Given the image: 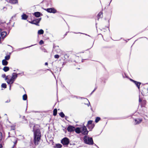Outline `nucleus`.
Wrapping results in <instances>:
<instances>
[{
	"mask_svg": "<svg viewBox=\"0 0 148 148\" xmlns=\"http://www.w3.org/2000/svg\"><path fill=\"white\" fill-rule=\"evenodd\" d=\"M34 14L36 17H38L40 16V13L39 12H37L35 13Z\"/></svg>",
	"mask_w": 148,
	"mask_h": 148,
	"instance_id": "19",
	"label": "nucleus"
},
{
	"mask_svg": "<svg viewBox=\"0 0 148 148\" xmlns=\"http://www.w3.org/2000/svg\"><path fill=\"white\" fill-rule=\"evenodd\" d=\"M41 20V18L36 19H35L32 21H29V22L32 24H35L37 25H38L39 23Z\"/></svg>",
	"mask_w": 148,
	"mask_h": 148,
	"instance_id": "6",
	"label": "nucleus"
},
{
	"mask_svg": "<svg viewBox=\"0 0 148 148\" xmlns=\"http://www.w3.org/2000/svg\"><path fill=\"white\" fill-rule=\"evenodd\" d=\"M93 121L92 120H90L88 121L87 127L89 130H91L94 127L95 125L94 124L92 123Z\"/></svg>",
	"mask_w": 148,
	"mask_h": 148,
	"instance_id": "3",
	"label": "nucleus"
},
{
	"mask_svg": "<svg viewBox=\"0 0 148 148\" xmlns=\"http://www.w3.org/2000/svg\"><path fill=\"white\" fill-rule=\"evenodd\" d=\"M57 114V110L56 109H55L53 110V115L54 116H56Z\"/></svg>",
	"mask_w": 148,
	"mask_h": 148,
	"instance_id": "22",
	"label": "nucleus"
},
{
	"mask_svg": "<svg viewBox=\"0 0 148 148\" xmlns=\"http://www.w3.org/2000/svg\"><path fill=\"white\" fill-rule=\"evenodd\" d=\"M2 138V133L0 132V140H1Z\"/></svg>",
	"mask_w": 148,
	"mask_h": 148,
	"instance_id": "30",
	"label": "nucleus"
},
{
	"mask_svg": "<svg viewBox=\"0 0 148 148\" xmlns=\"http://www.w3.org/2000/svg\"><path fill=\"white\" fill-rule=\"evenodd\" d=\"M1 36L3 38L5 37L7 34V33L6 32H3L1 33Z\"/></svg>",
	"mask_w": 148,
	"mask_h": 148,
	"instance_id": "12",
	"label": "nucleus"
},
{
	"mask_svg": "<svg viewBox=\"0 0 148 148\" xmlns=\"http://www.w3.org/2000/svg\"><path fill=\"white\" fill-rule=\"evenodd\" d=\"M39 112L38 111H36V112Z\"/></svg>",
	"mask_w": 148,
	"mask_h": 148,
	"instance_id": "42",
	"label": "nucleus"
},
{
	"mask_svg": "<svg viewBox=\"0 0 148 148\" xmlns=\"http://www.w3.org/2000/svg\"><path fill=\"white\" fill-rule=\"evenodd\" d=\"M7 79H8V78H7V77H6L5 78V80H7Z\"/></svg>",
	"mask_w": 148,
	"mask_h": 148,
	"instance_id": "40",
	"label": "nucleus"
},
{
	"mask_svg": "<svg viewBox=\"0 0 148 148\" xmlns=\"http://www.w3.org/2000/svg\"><path fill=\"white\" fill-rule=\"evenodd\" d=\"M102 15V12H100L98 14V16L101 17V16Z\"/></svg>",
	"mask_w": 148,
	"mask_h": 148,
	"instance_id": "29",
	"label": "nucleus"
},
{
	"mask_svg": "<svg viewBox=\"0 0 148 148\" xmlns=\"http://www.w3.org/2000/svg\"><path fill=\"white\" fill-rule=\"evenodd\" d=\"M75 132L77 134H79L81 133V128L79 127H77L75 128Z\"/></svg>",
	"mask_w": 148,
	"mask_h": 148,
	"instance_id": "11",
	"label": "nucleus"
},
{
	"mask_svg": "<svg viewBox=\"0 0 148 148\" xmlns=\"http://www.w3.org/2000/svg\"><path fill=\"white\" fill-rule=\"evenodd\" d=\"M140 101V99H139V102H140V101Z\"/></svg>",
	"mask_w": 148,
	"mask_h": 148,
	"instance_id": "43",
	"label": "nucleus"
},
{
	"mask_svg": "<svg viewBox=\"0 0 148 148\" xmlns=\"http://www.w3.org/2000/svg\"><path fill=\"white\" fill-rule=\"evenodd\" d=\"M3 71L5 72H6L8 71L9 70V68L8 67V66H5L3 69Z\"/></svg>",
	"mask_w": 148,
	"mask_h": 148,
	"instance_id": "18",
	"label": "nucleus"
},
{
	"mask_svg": "<svg viewBox=\"0 0 148 148\" xmlns=\"http://www.w3.org/2000/svg\"><path fill=\"white\" fill-rule=\"evenodd\" d=\"M45 10L47 11L49 13H55L56 12V10L53 8H47V9H45Z\"/></svg>",
	"mask_w": 148,
	"mask_h": 148,
	"instance_id": "8",
	"label": "nucleus"
},
{
	"mask_svg": "<svg viewBox=\"0 0 148 148\" xmlns=\"http://www.w3.org/2000/svg\"><path fill=\"white\" fill-rule=\"evenodd\" d=\"M5 76H6V75L5 74H3L2 75V77L3 78H4L5 77Z\"/></svg>",
	"mask_w": 148,
	"mask_h": 148,
	"instance_id": "34",
	"label": "nucleus"
},
{
	"mask_svg": "<svg viewBox=\"0 0 148 148\" xmlns=\"http://www.w3.org/2000/svg\"><path fill=\"white\" fill-rule=\"evenodd\" d=\"M62 145L60 144H57L56 145V147L57 148H60L62 147Z\"/></svg>",
	"mask_w": 148,
	"mask_h": 148,
	"instance_id": "21",
	"label": "nucleus"
},
{
	"mask_svg": "<svg viewBox=\"0 0 148 148\" xmlns=\"http://www.w3.org/2000/svg\"><path fill=\"white\" fill-rule=\"evenodd\" d=\"M2 64L3 65L6 66L8 64V62L5 60H3L2 61Z\"/></svg>",
	"mask_w": 148,
	"mask_h": 148,
	"instance_id": "15",
	"label": "nucleus"
},
{
	"mask_svg": "<svg viewBox=\"0 0 148 148\" xmlns=\"http://www.w3.org/2000/svg\"><path fill=\"white\" fill-rule=\"evenodd\" d=\"M40 127L39 125L36 124L34 125L33 128V131L34 134V142L36 145H38L40 139L41 135Z\"/></svg>",
	"mask_w": 148,
	"mask_h": 148,
	"instance_id": "1",
	"label": "nucleus"
},
{
	"mask_svg": "<svg viewBox=\"0 0 148 148\" xmlns=\"http://www.w3.org/2000/svg\"><path fill=\"white\" fill-rule=\"evenodd\" d=\"M99 19V17L98 18V20Z\"/></svg>",
	"mask_w": 148,
	"mask_h": 148,
	"instance_id": "45",
	"label": "nucleus"
},
{
	"mask_svg": "<svg viewBox=\"0 0 148 148\" xmlns=\"http://www.w3.org/2000/svg\"><path fill=\"white\" fill-rule=\"evenodd\" d=\"M133 82H134L135 83V84H136V86L138 87V88L139 89V88H140V82H137L136 81H135L133 80Z\"/></svg>",
	"mask_w": 148,
	"mask_h": 148,
	"instance_id": "14",
	"label": "nucleus"
},
{
	"mask_svg": "<svg viewBox=\"0 0 148 148\" xmlns=\"http://www.w3.org/2000/svg\"><path fill=\"white\" fill-rule=\"evenodd\" d=\"M10 58V56L8 55L5 57V60H8Z\"/></svg>",
	"mask_w": 148,
	"mask_h": 148,
	"instance_id": "26",
	"label": "nucleus"
},
{
	"mask_svg": "<svg viewBox=\"0 0 148 148\" xmlns=\"http://www.w3.org/2000/svg\"><path fill=\"white\" fill-rule=\"evenodd\" d=\"M96 89V88H95V89L93 90V91L92 92V93L93 92L95 91V90Z\"/></svg>",
	"mask_w": 148,
	"mask_h": 148,
	"instance_id": "39",
	"label": "nucleus"
},
{
	"mask_svg": "<svg viewBox=\"0 0 148 148\" xmlns=\"http://www.w3.org/2000/svg\"><path fill=\"white\" fill-rule=\"evenodd\" d=\"M81 133L84 135H87L88 133L86 127L84 126L81 128Z\"/></svg>",
	"mask_w": 148,
	"mask_h": 148,
	"instance_id": "5",
	"label": "nucleus"
},
{
	"mask_svg": "<svg viewBox=\"0 0 148 148\" xmlns=\"http://www.w3.org/2000/svg\"><path fill=\"white\" fill-rule=\"evenodd\" d=\"M44 33V31L43 30L41 29L38 31V34H42Z\"/></svg>",
	"mask_w": 148,
	"mask_h": 148,
	"instance_id": "20",
	"label": "nucleus"
},
{
	"mask_svg": "<svg viewBox=\"0 0 148 148\" xmlns=\"http://www.w3.org/2000/svg\"><path fill=\"white\" fill-rule=\"evenodd\" d=\"M1 87L4 88H6V84L5 83H3L1 85Z\"/></svg>",
	"mask_w": 148,
	"mask_h": 148,
	"instance_id": "25",
	"label": "nucleus"
},
{
	"mask_svg": "<svg viewBox=\"0 0 148 148\" xmlns=\"http://www.w3.org/2000/svg\"><path fill=\"white\" fill-rule=\"evenodd\" d=\"M60 116L62 118H64V114L62 112H61L59 114Z\"/></svg>",
	"mask_w": 148,
	"mask_h": 148,
	"instance_id": "24",
	"label": "nucleus"
},
{
	"mask_svg": "<svg viewBox=\"0 0 148 148\" xmlns=\"http://www.w3.org/2000/svg\"><path fill=\"white\" fill-rule=\"evenodd\" d=\"M25 122H23V123H25Z\"/></svg>",
	"mask_w": 148,
	"mask_h": 148,
	"instance_id": "44",
	"label": "nucleus"
},
{
	"mask_svg": "<svg viewBox=\"0 0 148 148\" xmlns=\"http://www.w3.org/2000/svg\"><path fill=\"white\" fill-rule=\"evenodd\" d=\"M100 118L99 117H97L95 119V122L96 123H97L100 120Z\"/></svg>",
	"mask_w": 148,
	"mask_h": 148,
	"instance_id": "27",
	"label": "nucleus"
},
{
	"mask_svg": "<svg viewBox=\"0 0 148 148\" xmlns=\"http://www.w3.org/2000/svg\"><path fill=\"white\" fill-rule=\"evenodd\" d=\"M84 101H88V100L86 99H84Z\"/></svg>",
	"mask_w": 148,
	"mask_h": 148,
	"instance_id": "35",
	"label": "nucleus"
},
{
	"mask_svg": "<svg viewBox=\"0 0 148 148\" xmlns=\"http://www.w3.org/2000/svg\"><path fill=\"white\" fill-rule=\"evenodd\" d=\"M54 57L55 58L58 59L59 58V55L56 54L54 56Z\"/></svg>",
	"mask_w": 148,
	"mask_h": 148,
	"instance_id": "28",
	"label": "nucleus"
},
{
	"mask_svg": "<svg viewBox=\"0 0 148 148\" xmlns=\"http://www.w3.org/2000/svg\"><path fill=\"white\" fill-rule=\"evenodd\" d=\"M67 131L69 132L74 131L75 130V127L72 126L70 125L67 128Z\"/></svg>",
	"mask_w": 148,
	"mask_h": 148,
	"instance_id": "7",
	"label": "nucleus"
},
{
	"mask_svg": "<svg viewBox=\"0 0 148 148\" xmlns=\"http://www.w3.org/2000/svg\"><path fill=\"white\" fill-rule=\"evenodd\" d=\"M17 74H16L15 73H14L12 75L11 77L12 78V79L15 80L16 78H17Z\"/></svg>",
	"mask_w": 148,
	"mask_h": 148,
	"instance_id": "17",
	"label": "nucleus"
},
{
	"mask_svg": "<svg viewBox=\"0 0 148 148\" xmlns=\"http://www.w3.org/2000/svg\"><path fill=\"white\" fill-rule=\"evenodd\" d=\"M84 140L85 143L88 145H92L93 144L92 138L88 137L87 136H84Z\"/></svg>",
	"mask_w": 148,
	"mask_h": 148,
	"instance_id": "2",
	"label": "nucleus"
},
{
	"mask_svg": "<svg viewBox=\"0 0 148 148\" xmlns=\"http://www.w3.org/2000/svg\"><path fill=\"white\" fill-rule=\"evenodd\" d=\"M14 81V80L13 79H12V77H11L10 79L7 80V82L9 84H11L13 83Z\"/></svg>",
	"mask_w": 148,
	"mask_h": 148,
	"instance_id": "10",
	"label": "nucleus"
},
{
	"mask_svg": "<svg viewBox=\"0 0 148 148\" xmlns=\"http://www.w3.org/2000/svg\"><path fill=\"white\" fill-rule=\"evenodd\" d=\"M0 148H3V146L1 144H0Z\"/></svg>",
	"mask_w": 148,
	"mask_h": 148,
	"instance_id": "37",
	"label": "nucleus"
},
{
	"mask_svg": "<svg viewBox=\"0 0 148 148\" xmlns=\"http://www.w3.org/2000/svg\"><path fill=\"white\" fill-rule=\"evenodd\" d=\"M22 19L23 20H26L28 18V16L25 14H23L22 16Z\"/></svg>",
	"mask_w": 148,
	"mask_h": 148,
	"instance_id": "13",
	"label": "nucleus"
},
{
	"mask_svg": "<svg viewBox=\"0 0 148 148\" xmlns=\"http://www.w3.org/2000/svg\"><path fill=\"white\" fill-rule=\"evenodd\" d=\"M10 87H11V86L10 85Z\"/></svg>",
	"mask_w": 148,
	"mask_h": 148,
	"instance_id": "41",
	"label": "nucleus"
},
{
	"mask_svg": "<svg viewBox=\"0 0 148 148\" xmlns=\"http://www.w3.org/2000/svg\"><path fill=\"white\" fill-rule=\"evenodd\" d=\"M44 42L42 40H41L39 42V44L40 45H42L43 44Z\"/></svg>",
	"mask_w": 148,
	"mask_h": 148,
	"instance_id": "32",
	"label": "nucleus"
},
{
	"mask_svg": "<svg viewBox=\"0 0 148 148\" xmlns=\"http://www.w3.org/2000/svg\"><path fill=\"white\" fill-rule=\"evenodd\" d=\"M45 65H48V63H47V62H46V63H45Z\"/></svg>",
	"mask_w": 148,
	"mask_h": 148,
	"instance_id": "38",
	"label": "nucleus"
},
{
	"mask_svg": "<svg viewBox=\"0 0 148 148\" xmlns=\"http://www.w3.org/2000/svg\"><path fill=\"white\" fill-rule=\"evenodd\" d=\"M32 124L30 122L29 123V126L31 128L32 127Z\"/></svg>",
	"mask_w": 148,
	"mask_h": 148,
	"instance_id": "33",
	"label": "nucleus"
},
{
	"mask_svg": "<svg viewBox=\"0 0 148 148\" xmlns=\"http://www.w3.org/2000/svg\"><path fill=\"white\" fill-rule=\"evenodd\" d=\"M27 98V96L26 94H25L23 95V99L24 100H26Z\"/></svg>",
	"mask_w": 148,
	"mask_h": 148,
	"instance_id": "23",
	"label": "nucleus"
},
{
	"mask_svg": "<svg viewBox=\"0 0 148 148\" xmlns=\"http://www.w3.org/2000/svg\"><path fill=\"white\" fill-rule=\"evenodd\" d=\"M142 121V119H135V123L136 124H138L140 123Z\"/></svg>",
	"mask_w": 148,
	"mask_h": 148,
	"instance_id": "9",
	"label": "nucleus"
},
{
	"mask_svg": "<svg viewBox=\"0 0 148 148\" xmlns=\"http://www.w3.org/2000/svg\"><path fill=\"white\" fill-rule=\"evenodd\" d=\"M90 102H88V103L86 104V105L88 106H89L90 105Z\"/></svg>",
	"mask_w": 148,
	"mask_h": 148,
	"instance_id": "36",
	"label": "nucleus"
},
{
	"mask_svg": "<svg viewBox=\"0 0 148 148\" xmlns=\"http://www.w3.org/2000/svg\"><path fill=\"white\" fill-rule=\"evenodd\" d=\"M9 2L12 4H16L18 3V0H10Z\"/></svg>",
	"mask_w": 148,
	"mask_h": 148,
	"instance_id": "16",
	"label": "nucleus"
},
{
	"mask_svg": "<svg viewBox=\"0 0 148 148\" xmlns=\"http://www.w3.org/2000/svg\"><path fill=\"white\" fill-rule=\"evenodd\" d=\"M12 140H15V142H14V144H15V143H16L17 140H16V138L15 137H12Z\"/></svg>",
	"mask_w": 148,
	"mask_h": 148,
	"instance_id": "31",
	"label": "nucleus"
},
{
	"mask_svg": "<svg viewBox=\"0 0 148 148\" xmlns=\"http://www.w3.org/2000/svg\"><path fill=\"white\" fill-rule=\"evenodd\" d=\"M61 143L64 145H67L69 143V140L67 138L65 137L62 139Z\"/></svg>",
	"mask_w": 148,
	"mask_h": 148,
	"instance_id": "4",
	"label": "nucleus"
}]
</instances>
